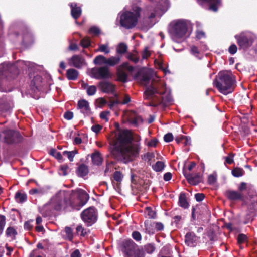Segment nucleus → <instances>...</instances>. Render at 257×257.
Here are the masks:
<instances>
[{"label":"nucleus","mask_w":257,"mask_h":257,"mask_svg":"<svg viewBox=\"0 0 257 257\" xmlns=\"http://www.w3.org/2000/svg\"><path fill=\"white\" fill-rule=\"evenodd\" d=\"M65 232L67 236L70 238L72 239L73 237L72 231L71 228L66 227L65 228Z\"/></svg>","instance_id":"e2e57ef3"},{"label":"nucleus","mask_w":257,"mask_h":257,"mask_svg":"<svg viewBox=\"0 0 257 257\" xmlns=\"http://www.w3.org/2000/svg\"><path fill=\"white\" fill-rule=\"evenodd\" d=\"M225 196L231 201H237L242 199L243 195L240 192L228 190L225 191Z\"/></svg>","instance_id":"f3484780"},{"label":"nucleus","mask_w":257,"mask_h":257,"mask_svg":"<svg viewBox=\"0 0 257 257\" xmlns=\"http://www.w3.org/2000/svg\"><path fill=\"white\" fill-rule=\"evenodd\" d=\"M88 173L87 167L83 164L80 165L77 169V173L78 175L83 177L86 176Z\"/></svg>","instance_id":"c85d7f7f"},{"label":"nucleus","mask_w":257,"mask_h":257,"mask_svg":"<svg viewBox=\"0 0 257 257\" xmlns=\"http://www.w3.org/2000/svg\"><path fill=\"white\" fill-rule=\"evenodd\" d=\"M97 52H103L107 54L109 53L110 49L108 44H100L98 49L96 50Z\"/></svg>","instance_id":"c9c22d12"},{"label":"nucleus","mask_w":257,"mask_h":257,"mask_svg":"<svg viewBox=\"0 0 257 257\" xmlns=\"http://www.w3.org/2000/svg\"><path fill=\"white\" fill-rule=\"evenodd\" d=\"M70 66H74L77 68L82 67L85 64V59L78 55H73L68 60Z\"/></svg>","instance_id":"4468645a"},{"label":"nucleus","mask_w":257,"mask_h":257,"mask_svg":"<svg viewBox=\"0 0 257 257\" xmlns=\"http://www.w3.org/2000/svg\"><path fill=\"white\" fill-rule=\"evenodd\" d=\"M145 214L149 218L154 219L156 217V213L151 207H146L145 210Z\"/></svg>","instance_id":"72a5a7b5"},{"label":"nucleus","mask_w":257,"mask_h":257,"mask_svg":"<svg viewBox=\"0 0 257 257\" xmlns=\"http://www.w3.org/2000/svg\"><path fill=\"white\" fill-rule=\"evenodd\" d=\"M132 11L123 12L120 15V24L126 29H132L135 27L140 17L141 12L140 7L134 6L132 8Z\"/></svg>","instance_id":"39448f33"},{"label":"nucleus","mask_w":257,"mask_h":257,"mask_svg":"<svg viewBox=\"0 0 257 257\" xmlns=\"http://www.w3.org/2000/svg\"><path fill=\"white\" fill-rule=\"evenodd\" d=\"M113 179L117 182L122 181L123 175L120 171H115L113 175Z\"/></svg>","instance_id":"58836bf2"},{"label":"nucleus","mask_w":257,"mask_h":257,"mask_svg":"<svg viewBox=\"0 0 257 257\" xmlns=\"http://www.w3.org/2000/svg\"><path fill=\"white\" fill-rule=\"evenodd\" d=\"M96 102L97 103V106L99 107H102L106 103V100L102 98H98Z\"/></svg>","instance_id":"13d9d810"},{"label":"nucleus","mask_w":257,"mask_h":257,"mask_svg":"<svg viewBox=\"0 0 257 257\" xmlns=\"http://www.w3.org/2000/svg\"><path fill=\"white\" fill-rule=\"evenodd\" d=\"M131 101V98L128 94H124L120 97V100H118L117 103L125 104Z\"/></svg>","instance_id":"4c0bfd02"},{"label":"nucleus","mask_w":257,"mask_h":257,"mask_svg":"<svg viewBox=\"0 0 257 257\" xmlns=\"http://www.w3.org/2000/svg\"><path fill=\"white\" fill-rule=\"evenodd\" d=\"M17 234L16 228L13 226L8 227L5 231L6 237L10 238L11 240H14L16 239Z\"/></svg>","instance_id":"412c9836"},{"label":"nucleus","mask_w":257,"mask_h":257,"mask_svg":"<svg viewBox=\"0 0 257 257\" xmlns=\"http://www.w3.org/2000/svg\"><path fill=\"white\" fill-rule=\"evenodd\" d=\"M127 58L135 63H137L139 60V58L136 53L128 54L127 56Z\"/></svg>","instance_id":"a18cd8bd"},{"label":"nucleus","mask_w":257,"mask_h":257,"mask_svg":"<svg viewBox=\"0 0 257 257\" xmlns=\"http://www.w3.org/2000/svg\"><path fill=\"white\" fill-rule=\"evenodd\" d=\"M126 115L130 122L135 126L142 122V118L134 111H130L126 114Z\"/></svg>","instance_id":"2eb2a0df"},{"label":"nucleus","mask_w":257,"mask_h":257,"mask_svg":"<svg viewBox=\"0 0 257 257\" xmlns=\"http://www.w3.org/2000/svg\"><path fill=\"white\" fill-rule=\"evenodd\" d=\"M248 209L249 210L248 213L246 216L245 220L244 221V223L247 224L250 221H251L253 220V217L254 215V205L249 206L248 207Z\"/></svg>","instance_id":"b1692460"},{"label":"nucleus","mask_w":257,"mask_h":257,"mask_svg":"<svg viewBox=\"0 0 257 257\" xmlns=\"http://www.w3.org/2000/svg\"><path fill=\"white\" fill-rule=\"evenodd\" d=\"M143 249L144 252L146 251L149 254H151L154 251L155 247L152 244H148L144 246V248Z\"/></svg>","instance_id":"c03bdc74"},{"label":"nucleus","mask_w":257,"mask_h":257,"mask_svg":"<svg viewBox=\"0 0 257 257\" xmlns=\"http://www.w3.org/2000/svg\"><path fill=\"white\" fill-rule=\"evenodd\" d=\"M237 48L235 44H232L228 49V51L231 54H234L237 52Z\"/></svg>","instance_id":"052dcab7"},{"label":"nucleus","mask_w":257,"mask_h":257,"mask_svg":"<svg viewBox=\"0 0 257 257\" xmlns=\"http://www.w3.org/2000/svg\"><path fill=\"white\" fill-rule=\"evenodd\" d=\"M66 76L69 80H75L78 78V72L73 68L67 70Z\"/></svg>","instance_id":"a878e982"},{"label":"nucleus","mask_w":257,"mask_h":257,"mask_svg":"<svg viewBox=\"0 0 257 257\" xmlns=\"http://www.w3.org/2000/svg\"><path fill=\"white\" fill-rule=\"evenodd\" d=\"M165 92L164 82L159 80H153L144 92L145 98L150 100L148 105L154 107L161 105L164 107L170 104L172 101V98Z\"/></svg>","instance_id":"f03ea898"},{"label":"nucleus","mask_w":257,"mask_h":257,"mask_svg":"<svg viewBox=\"0 0 257 257\" xmlns=\"http://www.w3.org/2000/svg\"><path fill=\"white\" fill-rule=\"evenodd\" d=\"M6 225V217L0 214V236L2 234Z\"/></svg>","instance_id":"79ce46f5"},{"label":"nucleus","mask_w":257,"mask_h":257,"mask_svg":"<svg viewBox=\"0 0 257 257\" xmlns=\"http://www.w3.org/2000/svg\"><path fill=\"white\" fill-rule=\"evenodd\" d=\"M113 165L111 164H107L104 171V175H107L109 173H110L113 170Z\"/></svg>","instance_id":"338daca9"},{"label":"nucleus","mask_w":257,"mask_h":257,"mask_svg":"<svg viewBox=\"0 0 257 257\" xmlns=\"http://www.w3.org/2000/svg\"><path fill=\"white\" fill-rule=\"evenodd\" d=\"M15 197L16 201L19 203H23L27 199V195L19 192L16 193Z\"/></svg>","instance_id":"7c9ffc66"},{"label":"nucleus","mask_w":257,"mask_h":257,"mask_svg":"<svg viewBox=\"0 0 257 257\" xmlns=\"http://www.w3.org/2000/svg\"><path fill=\"white\" fill-rule=\"evenodd\" d=\"M127 50V45L124 43H121L118 45L116 48V52L118 54H123L126 52Z\"/></svg>","instance_id":"2f4dec72"},{"label":"nucleus","mask_w":257,"mask_h":257,"mask_svg":"<svg viewBox=\"0 0 257 257\" xmlns=\"http://www.w3.org/2000/svg\"><path fill=\"white\" fill-rule=\"evenodd\" d=\"M235 82V78L230 71H223L218 73L214 83L220 92L227 95L233 91Z\"/></svg>","instance_id":"7ed1b4c3"},{"label":"nucleus","mask_w":257,"mask_h":257,"mask_svg":"<svg viewBox=\"0 0 257 257\" xmlns=\"http://www.w3.org/2000/svg\"><path fill=\"white\" fill-rule=\"evenodd\" d=\"M247 239V236L243 234H240L237 237V242L239 244L244 243Z\"/></svg>","instance_id":"603ef678"},{"label":"nucleus","mask_w":257,"mask_h":257,"mask_svg":"<svg viewBox=\"0 0 257 257\" xmlns=\"http://www.w3.org/2000/svg\"><path fill=\"white\" fill-rule=\"evenodd\" d=\"M77 153V151L76 150L72 151H64L63 152V154L64 155H67L68 159L70 161H73V158L75 154Z\"/></svg>","instance_id":"ea45409f"},{"label":"nucleus","mask_w":257,"mask_h":257,"mask_svg":"<svg viewBox=\"0 0 257 257\" xmlns=\"http://www.w3.org/2000/svg\"><path fill=\"white\" fill-rule=\"evenodd\" d=\"M102 128V126L99 124L94 125L91 127V130L96 133L99 132Z\"/></svg>","instance_id":"0e129e2a"},{"label":"nucleus","mask_w":257,"mask_h":257,"mask_svg":"<svg viewBox=\"0 0 257 257\" xmlns=\"http://www.w3.org/2000/svg\"><path fill=\"white\" fill-rule=\"evenodd\" d=\"M81 45L83 48L88 47L90 44V40L88 37H85L80 42Z\"/></svg>","instance_id":"09e8293b"},{"label":"nucleus","mask_w":257,"mask_h":257,"mask_svg":"<svg viewBox=\"0 0 257 257\" xmlns=\"http://www.w3.org/2000/svg\"><path fill=\"white\" fill-rule=\"evenodd\" d=\"M110 112L109 111H104L101 112L100 114V117L102 119L104 120L106 122L109 120V116L110 115Z\"/></svg>","instance_id":"8fccbe9b"},{"label":"nucleus","mask_w":257,"mask_h":257,"mask_svg":"<svg viewBox=\"0 0 257 257\" xmlns=\"http://www.w3.org/2000/svg\"><path fill=\"white\" fill-rule=\"evenodd\" d=\"M93 62L95 65H101L107 64V58L103 55H99L97 56L93 60Z\"/></svg>","instance_id":"cd10ccee"},{"label":"nucleus","mask_w":257,"mask_h":257,"mask_svg":"<svg viewBox=\"0 0 257 257\" xmlns=\"http://www.w3.org/2000/svg\"><path fill=\"white\" fill-rule=\"evenodd\" d=\"M141 83L143 85H147L150 81V77L146 74H144L141 76Z\"/></svg>","instance_id":"49530a36"},{"label":"nucleus","mask_w":257,"mask_h":257,"mask_svg":"<svg viewBox=\"0 0 257 257\" xmlns=\"http://www.w3.org/2000/svg\"><path fill=\"white\" fill-rule=\"evenodd\" d=\"M244 171L240 168H235L232 170V174L235 177H239L243 175Z\"/></svg>","instance_id":"473e14b6"},{"label":"nucleus","mask_w":257,"mask_h":257,"mask_svg":"<svg viewBox=\"0 0 257 257\" xmlns=\"http://www.w3.org/2000/svg\"><path fill=\"white\" fill-rule=\"evenodd\" d=\"M78 108L81 112L85 115H89L91 109L88 102L84 99L80 100L78 102Z\"/></svg>","instance_id":"dca6fc26"},{"label":"nucleus","mask_w":257,"mask_h":257,"mask_svg":"<svg viewBox=\"0 0 257 257\" xmlns=\"http://www.w3.org/2000/svg\"><path fill=\"white\" fill-rule=\"evenodd\" d=\"M81 217L87 226H91L97 220V210L95 207H90L81 212Z\"/></svg>","instance_id":"9d476101"},{"label":"nucleus","mask_w":257,"mask_h":257,"mask_svg":"<svg viewBox=\"0 0 257 257\" xmlns=\"http://www.w3.org/2000/svg\"><path fill=\"white\" fill-rule=\"evenodd\" d=\"M122 245L124 257H145L143 248L137 245L131 239L124 240Z\"/></svg>","instance_id":"6e6552de"},{"label":"nucleus","mask_w":257,"mask_h":257,"mask_svg":"<svg viewBox=\"0 0 257 257\" xmlns=\"http://www.w3.org/2000/svg\"><path fill=\"white\" fill-rule=\"evenodd\" d=\"M60 170L62 172L63 175H66L68 174L69 167L66 165H64L61 166Z\"/></svg>","instance_id":"774afa93"},{"label":"nucleus","mask_w":257,"mask_h":257,"mask_svg":"<svg viewBox=\"0 0 257 257\" xmlns=\"http://www.w3.org/2000/svg\"><path fill=\"white\" fill-rule=\"evenodd\" d=\"M70 7L71 8V13L72 16L75 19H77L81 15V8L80 7H78L75 3H71Z\"/></svg>","instance_id":"aec40b11"},{"label":"nucleus","mask_w":257,"mask_h":257,"mask_svg":"<svg viewBox=\"0 0 257 257\" xmlns=\"http://www.w3.org/2000/svg\"><path fill=\"white\" fill-rule=\"evenodd\" d=\"M209 4V9L213 11H216L221 4V0H204Z\"/></svg>","instance_id":"393cba45"},{"label":"nucleus","mask_w":257,"mask_h":257,"mask_svg":"<svg viewBox=\"0 0 257 257\" xmlns=\"http://www.w3.org/2000/svg\"><path fill=\"white\" fill-rule=\"evenodd\" d=\"M100 89L105 93H113L115 90V86L111 83L103 81L99 83Z\"/></svg>","instance_id":"a211bd4d"},{"label":"nucleus","mask_w":257,"mask_h":257,"mask_svg":"<svg viewBox=\"0 0 257 257\" xmlns=\"http://www.w3.org/2000/svg\"><path fill=\"white\" fill-rule=\"evenodd\" d=\"M69 207L79 210L86 204L89 199V195L82 189L66 191Z\"/></svg>","instance_id":"20e7f679"},{"label":"nucleus","mask_w":257,"mask_h":257,"mask_svg":"<svg viewBox=\"0 0 257 257\" xmlns=\"http://www.w3.org/2000/svg\"><path fill=\"white\" fill-rule=\"evenodd\" d=\"M173 139V136L172 133H169L166 134L164 137V140L166 142H170Z\"/></svg>","instance_id":"5fc2aeb1"},{"label":"nucleus","mask_w":257,"mask_h":257,"mask_svg":"<svg viewBox=\"0 0 257 257\" xmlns=\"http://www.w3.org/2000/svg\"><path fill=\"white\" fill-rule=\"evenodd\" d=\"M87 94L89 95H93L96 92V87L94 85L89 86L86 90Z\"/></svg>","instance_id":"3c124183"},{"label":"nucleus","mask_w":257,"mask_h":257,"mask_svg":"<svg viewBox=\"0 0 257 257\" xmlns=\"http://www.w3.org/2000/svg\"><path fill=\"white\" fill-rule=\"evenodd\" d=\"M233 154H229V155L225 158V162L228 164H231L233 162Z\"/></svg>","instance_id":"bf43d9fd"},{"label":"nucleus","mask_w":257,"mask_h":257,"mask_svg":"<svg viewBox=\"0 0 257 257\" xmlns=\"http://www.w3.org/2000/svg\"><path fill=\"white\" fill-rule=\"evenodd\" d=\"M155 225V229L157 231H161L164 229V225L160 222H155L153 225Z\"/></svg>","instance_id":"69168bd1"},{"label":"nucleus","mask_w":257,"mask_h":257,"mask_svg":"<svg viewBox=\"0 0 257 257\" xmlns=\"http://www.w3.org/2000/svg\"><path fill=\"white\" fill-rule=\"evenodd\" d=\"M92 74L94 78L98 79L108 78L111 76L108 67L106 66L92 69Z\"/></svg>","instance_id":"f8f14e48"},{"label":"nucleus","mask_w":257,"mask_h":257,"mask_svg":"<svg viewBox=\"0 0 257 257\" xmlns=\"http://www.w3.org/2000/svg\"><path fill=\"white\" fill-rule=\"evenodd\" d=\"M164 163L162 161H158L153 166V169L156 171L159 172L161 171L164 168Z\"/></svg>","instance_id":"e433bc0d"},{"label":"nucleus","mask_w":257,"mask_h":257,"mask_svg":"<svg viewBox=\"0 0 257 257\" xmlns=\"http://www.w3.org/2000/svg\"><path fill=\"white\" fill-rule=\"evenodd\" d=\"M170 33L172 39L177 43L183 41L189 35L187 34V25L182 20L175 22L170 29Z\"/></svg>","instance_id":"0eeeda50"},{"label":"nucleus","mask_w":257,"mask_h":257,"mask_svg":"<svg viewBox=\"0 0 257 257\" xmlns=\"http://www.w3.org/2000/svg\"><path fill=\"white\" fill-rule=\"evenodd\" d=\"M76 231L77 233L80 234L81 236H84L87 234V230L85 229L82 225H79L76 228Z\"/></svg>","instance_id":"de8ad7c7"},{"label":"nucleus","mask_w":257,"mask_h":257,"mask_svg":"<svg viewBox=\"0 0 257 257\" xmlns=\"http://www.w3.org/2000/svg\"><path fill=\"white\" fill-rule=\"evenodd\" d=\"M91 158L93 164L96 165H99L102 163V158L98 152L93 153L91 155Z\"/></svg>","instance_id":"bb28decb"},{"label":"nucleus","mask_w":257,"mask_h":257,"mask_svg":"<svg viewBox=\"0 0 257 257\" xmlns=\"http://www.w3.org/2000/svg\"><path fill=\"white\" fill-rule=\"evenodd\" d=\"M21 139L19 133L10 130H6L0 134V141L8 144L18 143Z\"/></svg>","instance_id":"9b49d317"},{"label":"nucleus","mask_w":257,"mask_h":257,"mask_svg":"<svg viewBox=\"0 0 257 257\" xmlns=\"http://www.w3.org/2000/svg\"><path fill=\"white\" fill-rule=\"evenodd\" d=\"M66 191H60L52 197L49 202L47 203L44 208L50 210H55L60 211L69 208Z\"/></svg>","instance_id":"423d86ee"},{"label":"nucleus","mask_w":257,"mask_h":257,"mask_svg":"<svg viewBox=\"0 0 257 257\" xmlns=\"http://www.w3.org/2000/svg\"><path fill=\"white\" fill-rule=\"evenodd\" d=\"M50 154L59 160L62 159V156L61 153L58 152L55 149H51L50 150Z\"/></svg>","instance_id":"a19ab883"},{"label":"nucleus","mask_w":257,"mask_h":257,"mask_svg":"<svg viewBox=\"0 0 257 257\" xmlns=\"http://www.w3.org/2000/svg\"><path fill=\"white\" fill-rule=\"evenodd\" d=\"M187 179L190 184L194 185L198 184L201 181V178L199 175H189Z\"/></svg>","instance_id":"4be33fe9"},{"label":"nucleus","mask_w":257,"mask_h":257,"mask_svg":"<svg viewBox=\"0 0 257 257\" xmlns=\"http://www.w3.org/2000/svg\"><path fill=\"white\" fill-rule=\"evenodd\" d=\"M131 132L127 130H118L113 132L109 138L111 153L117 160L126 161L138 156L141 149L139 142L132 143Z\"/></svg>","instance_id":"f257e3e1"},{"label":"nucleus","mask_w":257,"mask_h":257,"mask_svg":"<svg viewBox=\"0 0 257 257\" xmlns=\"http://www.w3.org/2000/svg\"><path fill=\"white\" fill-rule=\"evenodd\" d=\"M179 205L184 208H186L188 206V203L186 200L185 194H181L179 198Z\"/></svg>","instance_id":"c756f323"},{"label":"nucleus","mask_w":257,"mask_h":257,"mask_svg":"<svg viewBox=\"0 0 257 257\" xmlns=\"http://www.w3.org/2000/svg\"><path fill=\"white\" fill-rule=\"evenodd\" d=\"M133 69V67L130 66L126 62L123 63L121 65L118 67L117 69V75L118 80L123 82H124L127 80V75L123 69H126L129 71H132Z\"/></svg>","instance_id":"ddd939ff"},{"label":"nucleus","mask_w":257,"mask_h":257,"mask_svg":"<svg viewBox=\"0 0 257 257\" xmlns=\"http://www.w3.org/2000/svg\"><path fill=\"white\" fill-rule=\"evenodd\" d=\"M153 227V225L152 224L149 223L148 221L145 222V230L148 233L151 234L155 232L154 229L152 228Z\"/></svg>","instance_id":"37998d69"},{"label":"nucleus","mask_w":257,"mask_h":257,"mask_svg":"<svg viewBox=\"0 0 257 257\" xmlns=\"http://www.w3.org/2000/svg\"><path fill=\"white\" fill-rule=\"evenodd\" d=\"M6 67L8 68V71L10 73H12L13 75H17L19 73V70L15 64H7Z\"/></svg>","instance_id":"f704fd0d"},{"label":"nucleus","mask_w":257,"mask_h":257,"mask_svg":"<svg viewBox=\"0 0 257 257\" xmlns=\"http://www.w3.org/2000/svg\"><path fill=\"white\" fill-rule=\"evenodd\" d=\"M29 193L30 194H38L41 195V194H43L44 193V192L42 189H32L30 190Z\"/></svg>","instance_id":"6e6d98bb"},{"label":"nucleus","mask_w":257,"mask_h":257,"mask_svg":"<svg viewBox=\"0 0 257 257\" xmlns=\"http://www.w3.org/2000/svg\"><path fill=\"white\" fill-rule=\"evenodd\" d=\"M198 240V237L193 232H188L185 235V242L188 246H194Z\"/></svg>","instance_id":"6ab92c4d"},{"label":"nucleus","mask_w":257,"mask_h":257,"mask_svg":"<svg viewBox=\"0 0 257 257\" xmlns=\"http://www.w3.org/2000/svg\"><path fill=\"white\" fill-rule=\"evenodd\" d=\"M132 237L137 241H139L142 239V236L140 233L138 231H135L132 233Z\"/></svg>","instance_id":"864d4df0"},{"label":"nucleus","mask_w":257,"mask_h":257,"mask_svg":"<svg viewBox=\"0 0 257 257\" xmlns=\"http://www.w3.org/2000/svg\"><path fill=\"white\" fill-rule=\"evenodd\" d=\"M216 181V176L214 174L210 175L208 178V182L209 184H214Z\"/></svg>","instance_id":"4d7b16f0"},{"label":"nucleus","mask_w":257,"mask_h":257,"mask_svg":"<svg viewBox=\"0 0 257 257\" xmlns=\"http://www.w3.org/2000/svg\"><path fill=\"white\" fill-rule=\"evenodd\" d=\"M33 221L30 220L26 222L24 224V228L25 229H27L28 230H31L33 225L32 224Z\"/></svg>","instance_id":"680f3d73"},{"label":"nucleus","mask_w":257,"mask_h":257,"mask_svg":"<svg viewBox=\"0 0 257 257\" xmlns=\"http://www.w3.org/2000/svg\"><path fill=\"white\" fill-rule=\"evenodd\" d=\"M121 57L119 56H111L107 58V65L114 66L119 63Z\"/></svg>","instance_id":"5701e85b"},{"label":"nucleus","mask_w":257,"mask_h":257,"mask_svg":"<svg viewBox=\"0 0 257 257\" xmlns=\"http://www.w3.org/2000/svg\"><path fill=\"white\" fill-rule=\"evenodd\" d=\"M235 38L240 48L245 49L252 45L256 37L251 32H244L236 35Z\"/></svg>","instance_id":"1a4fd4ad"}]
</instances>
